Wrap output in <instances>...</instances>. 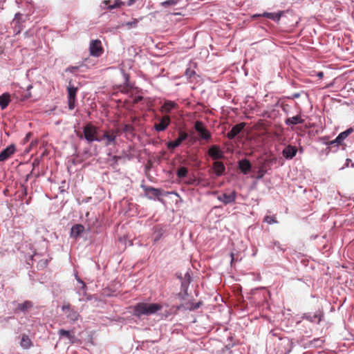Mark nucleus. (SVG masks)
<instances>
[{"label": "nucleus", "instance_id": "nucleus-5", "mask_svg": "<svg viewBox=\"0 0 354 354\" xmlns=\"http://www.w3.org/2000/svg\"><path fill=\"white\" fill-rule=\"evenodd\" d=\"M196 131L198 133L201 138L203 140H209L211 138V133L204 127L203 124L201 121H196L194 125Z\"/></svg>", "mask_w": 354, "mask_h": 354}, {"label": "nucleus", "instance_id": "nucleus-25", "mask_svg": "<svg viewBox=\"0 0 354 354\" xmlns=\"http://www.w3.org/2000/svg\"><path fill=\"white\" fill-rule=\"evenodd\" d=\"M32 306V303L30 301H26L24 302L23 304H19L17 305V310H19L21 311H26L30 308H31Z\"/></svg>", "mask_w": 354, "mask_h": 354}, {"label": "nucleus", "instance_id": "nucleus-18", "mask_svg": "<svg viewBox=\"0 0 354 354\" xmlns=\"http://www.w3.org/2000/svg\"><path fill=\"white\" fill-rule=\"evenodd\" d=\"M213 169L216 176H221L225 169V167L222 162L216 161L213 164Z\"/></svg>", "mask_w": 354, "mask_h": 354}, {"label": "nucleus", "instance_id": "nucleus-19", "mask_svg": "<svg viewBox=\"0 0 354 354\" xmlns=\"http://www.w3.org/2000/svg\"><path fill=\"white\" fill-rule=\"evenodd\" d=\"M20 346L24 349H28L32 346V341L28 335H22Z\"/></svg>", "mask_w": 354, "mask_h": 354}, {"label": "nucleus", "instance_id": "nucleus-33", "mask_svg": "<svg viewBox=\"0 0 354 354\" xmlns=\"http://www.w3.org/2000/svg\"><path fill=\"white\" fill-rule=\"evenodd\" d=\"M264 221L268 224H272L277 223V220L272 216H266Z\"/></svg>", "mask_w": 354, "mask_h": 354}, {"label": "nucleus", "instance_id": "nucleus-47", "mask_svg": "<svg viewBox=\"0 0 354 354\" xmlns=\"http://www.w3.org/2000/svg\"><path fill=\"white\" fill-rule=\"evenodd\" d=\"M274 245H275L277 248H280L279 243H274Z\"/></svg>", "mask_w": 354, "mask_h": 354}, {"label": "nucleus", "instance_id": "nucleus-45", "mask_svg": "<svg viewBox=\"0 0 354 354\" xmlns=\"http://www.w3.org/2000/svg\"><path fill=\"white\" fill-rule=\"evenodd\" d=\"M124 76L126 80H128V75L127 74L124 73Z\"/></svg>", "mask_w": 354, "mask_h": 354}, {"label": "nucleus", "instance_id": "nucleus-32", "mask_svg": "<svg viewBox=\"0 0 354 354\" xmlns=\"http://www.w3.org/2000/svg\"><path fill=\"white\" fill-rule=\"evenodd\" d=\"M138 21L135 19L131 21H129L123 24V26H127L129 28H136L138 25Z\"/></svg>", "mask_w": 354, "mask_h": 354}, {"label": "nucleus", "instance_id": "nucleus-17", "mask_svg": "<svg viewBox=\"0 0 354 354\" xmlns=\"http://www.w3.org/2000/svg\"><path fill=\"white\" fill-rule=\"evenodd\" d=\"M239 167L241 172L247 174L251 169V164L247 159H243L239 162Z\"/></svg>", "mask_w": 354, "mask_h": 354}, {"label": "nucleus", "instance_id": "nucleus-43", "mask_svg": "<svg viewBox=\"0 0 354 354\" xmlns=\"http://www.w3.org/2000/svg\"><path fill=\"white\" fill-rule=\"evenodd\" d=\"M323 75H324V74H323V73H322V72H319V73H317V76H318L319 77H323Z\"/></svg>", "mask_w": 354, "mask_h": 354}, {"label": "nucleus", "instance_id": "nucleus-11", "mask_svg": "<svg viewBox=\"0 0 354 354\" xmlns=\"http://www.w3.org/2000/svg\"><path fill=\"white\" fill-rule=\"evenodd\" d=\"M62 310L66 315L68 319L72 322H75L78 319L79 314L77 311H75L70 308L69 305H65L62 306Z\"/></svg>", "mask_w": 354, "mask_h": 354}, {"label": "nucleus", "instance_id": "nucleus-8", "mask_svg": "<svg viewBox=\"0 0 354 354\" xmlns=\"http://www.w3.org/2000/svg\"><path fill=\"white\" fill-rule=\"evenodd\" d=\"M15 146L10 145L0 153V162H3L10 158L15 152Z\"/></svg>", "mask_w": 354, "mask_h": 354}, {"label": "nucleus", "instance_id": "nucleus-27", "mask_svg": "<svg viewBox=\"0 0 354 354\" xmlns=\"http://www.w3.org/2000/svg\"><path fill=\"white\" fill-rule=\"evenodd\" d=\"M187 174L188 169L185 167H180L177 171V176L180 178L187 176Z\"/></svg>", "mask_w": 354, "mask_h": 354}, {"label": "nucleus", "instance_id": "nucleus-41", "mask_svg": "<svg viewBox=\"0 0 354 354\" xmlns=\"http://www.w3.org/2000/svg\"><path fill=\"white\" fill-rule=\"evenodd\" d=\"M136 2V0H129L127 2V5L129 6H132Z\"/></svg>", "mask_w": 354, "mask_h": 354}, {"label": "nucleus", "instance_id": "nucleus-26", "mask_svg": "<svg viewBox=\"0 0 354 354\" xmlns=\"http://www.w3.org/2000/svg\"><path fill=\"white\" fill-rule=\"evenodd\" d=\"M281 344L287 346V352L289 353L292 348L293 343L288 338L281 339Z\"/></svg>", "mask_w": 354, "mask_h": 354}, {"label": "nucleus", "instance_id": "nucleus-6", "mask_svg": "<svg viewBox=\"0 0 354 354\" xmlns=\"http://www.w3.org/2000/svg\"><path fill=\"white\" fill-rule=\"evenodd\" d=\"M90 54L94 57H99L102 54L103 50L100 40L91 41L89 46Z\"/></svg>", "mask_w": 354, "mask_h": 354}, {"label": "nucleus", "instance_id": "nucleus-3", "mask_svg": "<svg viewBox=\"0 0 354 354\" xmlns=\"http://www.w3.org/2000/svg\"><path fill=\"white\" fill-rule=\"evenodd\" d=\"M83 133L85 139L88 142H92L93 141L102 142V139H99L97 136V128L91 124H88L84 127Z\"/></svg>", "mask_w": 354, "mask_h": 354}, {"label": "nucleus", "instance_id": "nucleus-46", "mask_svg": "<svg viewBox=\"0 0 354 354\" xmlns=\"http://www.w3.org/2000/svg\"><path fill=\"white\" fill-rule=\"evenodd\" d=\"M274 245H275L277 248H280L279 243H274Z\"/></svg>", "mask_w": 354, "mask_h": 354}, {"label": "nucleus", "instance_id": "nucleus-40", "mask_svg": "<svg viewBox=\"0 0 354 354\" xmlns=\"http://www.w3.org/2000/svg\"><path fill=\"white\" fill-rule=\"evenodd\" d=\"M142 100V96H137V97H134L133 102L134 103H138V102L141 101Z\"/></svg>", "mask_w": 354, "mask_h": 354}, {"label": "nucleus", "instance_id": "nucleus-14", "mask_svg": "<svg viewBox=\"0 0 354 354\" xmlns=\"http://www.w3.org/2000/svg\"><path fill=\"white\" fill-rule=\"evenodd\" d=\"M352 132H353V129L350 128V129L340 133L334 140H332L330 142V145L341 144L348 136V135Z\"/></svg>", "mask_w": 354, "mask_h": 354}, {"label": "nucleus", "instance_id": "nucleus-15", "mask_svg": "<svg viewBox=\"0 0 354 354\" xmlns=\"http://www.w3.org/2000/svg\"><path fill=\"white\" fill-rule=\"evenodd\" d=\"M84 230V227L81 224H76L71 227L70 235L72 238H77Z\"/></svg>", "mask_w": 354, "mask_h": 354}, {"label": "nucleus", "instance_id": "nucleus-44", "mask_svg": "<svg viewBox=\"0 0 354 354\" xmlns=\"http://www.w3.org/2000/svg\"><path fill=\"white\" fill-rule=\"evenodd\" d=\"M129 126L126 125V126H125V128H124V130H125V131H127V130H129Z\"/></svg>", "mask_w": 354, "mask_h": 354}, {"label": "nucleus", "instance_id": "nucleus-13", "mask_svg": "<svg viewBox=\"0 0 354 354\" xmlns=\"http://www.w3.org/2000/svg\"><path fill=\"white\" fill-rule=\"evenodd\" d=\"M297 149L295 147L288 145L283 149L282 154L286 159H292L297 154Z\"/></svg>", "mask_w": 354, "mask_h": 354}, {"label": "nucleus", "instance_id": "nucleus-49", "mask_svg": "<svg viewBox=\"0 0 354 354\" xmlns=\"http://www.w3.org/2000/svg\"><path fill=\"white\" fill-rule=\"evenodd\" d=\"M199 306V304H197L196 306H195V308H198Z\"/></svg>", "mask_w": 354, "mask_h": 354}, {"label": "nucleus", "instance_id": "nucleus-7", "mask_svg": "<svg viewBox=\"0 0 354 354\" xmlns=\"http://www.w3.org/2000/svg\"><path fill=\"white\" fill-rule=\"evenodd\" d=\"M208 155L214 160L221 159L224 157V152L218 145H212L208 150Z\"/></svg>", "mask_w": 354, "mask_h": 354}, {"label": "nucleus", "instance_id": "nucleus-4", "mask_svg": "<svg viewBox=\"0 0 354 354\" xmlns=\"http://www.w3.org/2000/svg\"><path fill=\"white\" fill-rule=\"evenodd\" d=\"M120 134V130L118 129H111L104 132L102 137L99 139H102V142H104L106 146L114 145L115 143L116 138Z\"/></svg>", "mask_w": 354, "mask_h": 354}, {"label": "nucleus", "instance_id": "nucleus-16", "mask_svg": "<svg viewBox=\"0 0 354 354\" xmlns=\"http://www.w3.org/2000/svg\"><path fill=\"white\" fill-rule=\"evenodd\" d=\"M304 122V120L301 118V115H297L291 118H288L285 120V124L288 126L295 125L298 124H303Z\"/></svg>", "mask_w": 354, "mask_h": 354}, {"label": "nucleus", "instance_id": "nucleus-20", "mask_svg": "<svg viewBox=\"0 0 354 354\" xmlns=\"http://www.w3.org/2000/svg\"><path fill=\"white\" fill-rule=\"evenodd\" d=\"M10 101V95L8 93H3L0 95V106L1 109H6Z\"/></svg>", "mask_w": 354, "mask_h": 354}, {"label": "nucleus", "instance_id": "nucleus-1", "mask_svg": "<svg viewBox=\"0 0 354 354\" xmlns=\"http://www.w3.org/2000/svg\"><path fill=\"white\" fill-rule=\"evenodd\" d=\"M162 305L160 304H149L141 302L133 306V315L136 317L151 315L162 310Z\"/></svg>", "mask_w": 354, "mask_h": 354}, {"label": "nucleus", "instance_id": "nucleus-23", "mask_svg": "<svg viewBox=\"0 0 354 354\" xmlns=\"http://www.w3.org/2000/svg\"><path fill=\"white\" fill-rule=\"evenodd\" d=\"M146 193L147 195L149 196V198H151V196L158 197L162 194L161 190L160 189H156L153 187L147 188Z\"/></svg>", "mask_w": 354, "mask_h": 354}, {"label": "nucleus", "instance_id": "nucleus-34", "mask_svg": "<svg viewBox=\"0 0 354 354\" xmlns=\"http://www.w3.org/2000/svg\"><path fill=\"white\" fill-rule=\"evenodd\" d=\"M76 99H68V104L70 110H73L75 106Z\"/></svg>", "mask_w": 354, "mask_h": 354}, {"label": "nucleus", "instance_id": "nucleus-42", "mask_svg": "<svg viewBox=\"0 0 354 354\" xmlns=\"http://www.w3.org/2000/svg\"><path fill=\"white\" fill-rule=\"evenodd\" d=\"M351 162V159L347 158V159L346 160V167H348V164H349V162Z\"/></svg>", "mask_w": 354, "mask_h": 354}, {"label": "nucleus", "instance_id": "nucleus-50", "mask_svg": "<svg viewBox=\"0 0 354 354\" xmlns=\"http://www.w3.org/2000/svg\"><path fill=\"white\" fill-rule=\"evenodd\" d=\"M170 194H176V193H174V192H171Z\"/></svg>", "mask_w": 354, "mask_h": 354}, {"label": "nucleus", "instance_id": "nucleus-30", "mask_svg": "<svg viewBox=\"0 0 354 354\" xmlns=\"http://www.w3.org/2000/svg\"><path fill=\"white\" fill-rule=\"evenodd\" d=\"M122 5H124V2H122L121 0H115L114 3L113 5L109 6L108 9L112 10L115 8H119Z\"/></svg>", "mask_w": 354, "mask_h": 354}, {"label": "nucleus", "instance_id": "nucleus-24", "mask_svg": "<svg viewBox=\"0 0 354 354\" xmlns=\"http://www.w3.org/2000/svg\"><path fill=\"white\" fill-rule=\"evenodd\" d=\"M164 233L163 230L161 227H156L153 234V242H158L162 237Z\"/></svg>", "mask_w": 354, "mask_h": 354}, {"label": "nucleus", "instance_id": "nucleus-39", "mask_svg": "<svg viewBox=\"0 0 354 354\" xmlns=\"http://www.w3.org/2000/svg\"><path fill=\"white\" fill-rule=\"evenodd\" d=\"M300 97V93H295L294 94H292L290 97H288L289 99H295V98H298Z\"/></svg>", "mask_w": 354, "mask_h": 354}, {"label": "nucleus", "instance_id": "nucleus-12", "mask_svg": "<svg viewBox=\"0 0 354 354\" xmlns=\"http://www.w3.org/2000/svg\"><path fill=\"white\" fill-rule=\"evenodd\" d=\"M245 127V123L241 122L234 126L232 129L227 133V138L230 140L234 138Z\"/></svg>", "mask_w": 354, "mask_h": 354}, {"label": "nucleus", "instance_id": "nucleus-38", "mask_svg": "<svg viewBox=\"0 0 354 354\" xmlns=\"http://www.w3.org/2000/svg\"><path fill=\"white\" fill-rule=\"evenodd\" d=\"M195 75V72L193 70H191V69H187L186 71H185V75L188 77V78H191L193 75Z\"/></svg>", "mask_w": 354, "mask_h": 354}, {"label": "nucleus", "instance_id": "nucleus-29", "mask_svg": "<svg viewBox=\"0 0 354 354\" xmlns=\"http://www.w3.org/2000/svg\"><path fill=\"white\" fill-rule=\"evenodd\" d=\"M180 0H167L161 3V6L163 7L169 6H176L177 5Z\"/></svg>", "mask_w": 354, "mask_h": 354}, {"label": "nucleus", "instance_id": "nucleus-21", "mask_svg": "<svg viewBox=\"0 0 354 354\" xmlns=\"http://www.w3.org/2000/svg\"><path fill=\"white\" fill-rule=\"evenodd\" d=\"M58 334L61 337H66L69 340V342L71 343H73L74 342L75 336L73 335H72L71 333V332L68 330H66L64 329H60L58 331Z\"/></svg>", "mask_w": 354, "mask_h": 354}, {"label": "nucleus", "instance_id": "nucleus-2", "mask_svg": "<svg viewBox=\"0 0 354 354\" xmlns=\"http://www.w3.org/2000/svg\"><path fill=\"white\" fill-rule=\"evenodd\" d=\"M212 194H217V200L225 205L234 203L237 197V192L232 189H226L219 194L218 192H214Z\"/></svg>", "mask_w": 354, "mask_h": 354}, {"label": "nucleus", "instance_id": "nucleus-10", "mask_svg": "<svg viewBox=\"0 0 354 354\" xmlns=\"http://www.w3.org/2000/svg\"><path fill=\"white\" fill-rule=\"evenodd\" d=\"M178 105L176 102L171 100H165L160 108V111L164 113H169L172 110L178 109Z\"/></svg>", "mask_w": 354, "mask_h": 354}, {"label": "nucleus", "instance_id": "nucleus-28", "mask_svg": "<svg viewBox=\"0 0 354 354\" xmlns=\"http://www.w3.org/2000/svg\"><path fill=\"white\" fill-rule=\"evenodd\" d=\"M182 142L178 140V138L176 140L174 141H169L167 143V147L169 149H173L176 147H178Z\"/></svg>", "mask_w": 354, "mask_h": 354}, {"label": "nucleus", "instance_id": "nucleus-9", "mask_svg": "<svg viewBox=\"0 0 354 354\" xmlns=\"http://www.w3.org/2000/svg\"><path fill=\"white\" fill-rule=\"evenodd\" d=\"M170 124V118L167 115H165L162 118H160V122L158 124H154V129L156 131H165L167 127Z\"/></svg>", "mask_w": 354, "mask_h": 354}, {"label": "nucleus", "instance_id": "nucleus-48", "mask_svg": "<svg viewBox=\"0 0 354 354\" xmlns=\"http://www.w3.org/2000/svg\"><path fill=\"white\" fill-rule=\"evenodd\" d=\"M231 257H232V261H233V260H234V254L232 253L231 254Z\"/></svg>", "mask_w": 354, "mask_h": 354}, {"label": "nucleus", "instance_id": "nucleus-35", "mask_svg": "<svg viewBox=\"0 0 354 354\" xmlns=\"http://www.w3.org/2000/svg\"><path fill=\"white\" fill-rule=\"evenodd\" d=\"M187 138V133L185 132L181 131L179 133V137L178 138V140H179V141L182 142L183 141L186 140Z\"/></svg>", "mask_w": 354, "mask_h": 354}, {"label": "nucleus", "instance_id": "nucleus-22", "mask_svg": "<svg viewBox=\"0 0 354 354\" xmlns=\"http://www.w3.org/2000/svg\"><path fill=\"white\" fill-rule=\"evenodd\" d=\"M68 99H76V94L77 92V88L75 87L71 83L69 84L68 88Z\"/></svg>", "mask_w": 354, "mask_h": 354}, {"label": "nucleus", "instance_id": "nucleus-37", "mask_svg": "<svg viewBox=\"0 0 354 354\" xmlns=\"http://www.w3.org/2000/svg\"><path fill=\"white\" fill-rule=\"evenodd\" d=\"M22 17V15L20 13H17L15 16V18L13 19V22L16 24H19V21L21 20V18Z\"/></svg>", "mask_w": 354, "mask_h": 354}, {"label": "nucleus", "instance_id": "nucleus-31", "mask_svg": "<svg viewBox=\"0 0 354 354\" xmlns=\"http://www.w3.org/2000/svg\"><path fill=\"white\" fill-rule=\"evenodd\" d=\"M75 279L80 285L79 288L80 290H82L83 292L84 293L86 288L85 283L82 279H80L77 274H75Z\"/></svg>", "mask_w": 354, "mask_h": 354}, {"label": "nucleus", "instance_id": "nucleus-36", "mask_svg": "<svg viewBox=\"0 0 354 354\" xmlns=\"http://www.w3.org/2000/svg\"><path fill=\"white\" fill-rule=\"evenodd\" d=\"M110 1L109 0H104L101 3L100 7L102 9L104 10L108 8L109 6Z\"/></svg>", "mask_w": 354, "mask_h": 354}]
</instances>
